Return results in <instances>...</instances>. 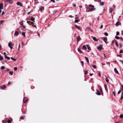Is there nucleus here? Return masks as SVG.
I'll return each instance as SVG.
<instances>
[{"instance_id": "11", "label": "nucleus", "mask_w": 123, "mask_h": 123, "mask_svg": "<svg viewBox=\"0 0 123 123\" xmlns=\"http://www.w3.org/2000/svg\"><path fill=\"white\" fill-rule=\"evenodd\" d=\"M19 34V32L17 31H16L15 32L14 35L15 36H18Z\"/></svg>"}, {"instance_id": "15", "label": "nucleus", "mask_w": 123, "mask_h": 123, "mask_svg": "<svg viewBox=\"0 0 123 123\" xmlns=\"http://www.w3.org/2000/svg\"><path fill=\"white\" fill-rule=\"evenodd\" d=\"M114 8H110L109 9V11L110 12V13H111L112 12V11L113 10Z\"/></svg>"}, {"instance_id": "29", "label": "nucleus", "mask_w": 123, "mask_h": 123, "mask_svg": "<svg viewBox=\"0 0 123 123\" xmlns=\"http://www.w3.org/2000/svg\"><path fill=\"white\" fill-rule=\"evenodd\" d=\"M9 74L12 75L13 74V72L12 71H10L9 72Z\"/></svg>"}, {"instance_id": "42", "label": "nucleus", "mask_w": 123, "mask_h": 123, "mask_svg": "<svg viewBox=\"0 0 123 123\" xmlns=\"http://www.w3.org/2000/svg\"><path fill=\"white\" fill-rule=\"evenodd\" d=\"M3 21H1L0 22V25H1L3 23Z\"/></svg>"}, {"instance_id": "32", "label": "nucleus", "mask_w": 123, "mask_h": 123, "mask_svg": "<svg viewBox=\"0 0 123 123\" xmlns=\"http://www.w3.org/2000/svg\"><path fill=\"white\" fill-rule=\"evenodd\" d=\"M33 24L34 23L33 22H32L31 21L30 23V24H29V25H32H32H33Z\"/></svg>"}, {"instance_id": "55", "label": "nucleus", "mask_w": 123, "mask_h": 123, "mask_svg": "<svg viewBox=\"0 0 123 123\" xmlns=\"http://www.w3.org/2000/svg\"><path fill=\"white\" fill-rule=\"evenodd\" d=\"M6 70L7 71H9L10 70L9 68H7Z\"/></svg>"}, {"instance_id": "9", "label": "nucleus", "mask_w": 123, "mask_h": 123, "mask_svg": "<svg viewBox=\"0 0 123 123\" xmlns=\"http://www.w3.org/2000/svg\"><path fill=\"white\" fill-rule=\"evenodd\" d=\"M6 87V86L4 85H3L0 86V88L2 89L5 88Z\"/></svg>"}, {"instance_id": "64", "label": "nucleus", "mask_w": 123, "mask_h": 123, "mask_svg": "<svg viewBox=\"0 0 123 123\" xmlns=\"http://www.w3.org/2000/svg\"><path fill=\"white\" fill-rule=\"evenodd\" d=\"M120 61L123 64V61L122 60H120Z\"/></svg>"}, {"instance_id": "14", "label": "nucleus", "mask_w": 123, "mask_h": 123, "mask_svg": "<svg viewBox=\"0 0 123 123\" xmlns=\"http://www.w3.org/2000/svg\"><path fill=\"white\" fill-rule=\"evenodd\" d=\"M98 87L100 89V92H101L103 93L102 89V88H101V86H98Z\"/></svg>"}, {"instance_id": "5", "label": "nucleus", "mask_w": 123, "mask_h": 123, "mask_svg": "<svg viewBox=\"0 0 123 123\" xmlns=\"http://www.w3.org/2000/svg\"><path fill=\"white\" fill-rule=\"evenodd\" d=\"M121 24V22L120 21H118L116 22L115 25L116 26H118L120 25Z\"/></svg>"}, {"instance_id": "30", "label": "nucleus", "mask_w": 123, "mask_h": 123, "mask_svg": "<svg viewBox=\"0 0 123 123\" xmlns=\"http://www.w3.org/2000/svg\"><path fill=\"white\" fill-rule=\"evenodd\" d=\"M100 4L101 6H103L104 5V3L102 2H100Z\"/></svg>"}, {"instance_id": "2", "label": "nucleus", "mask_w": 123, "mask_h": 123, "mask_svg": "<svg viewBox=\"0 0 123 123\" xmlns=\"http://www.w3.org/2000/svg\"><path fill=\"white\" fill-rule=\"evenodd\" d=\"M3 9V4L2 3H1L0 4V14L1 12V9Z\"/></svg>"}, {"instance_id": "60", "label": "nucleus", "mask_w": 123, "mask_h": 123, "mask_svg": "<svg viewBox=\"0 0 123 123\" xmlns=\"http://www.w3.org/2000/svg\"><path fill=\"white\" fill-rule=\"evenodd\" d=\"M103 27V25H102L101 26H100V28H102Z\"/></svg>"}, {"instance_id": "51", "label": "nucleus", "mask_w": 123, "mask_h": 123, "mask_svg": "<svg viewBox=\"0 0 123 123\" xmlns=\"http://www.w3.org/2000/svg\"><path fill=\"white\" fill-rule=\"evenodd\" d=\"M81 63L82 64V66H83L84 65V62L83 61H82L81 62Z\"/></svg>"}, {"instance_id": "41", "label": "nucleus", "mask_w": 123, "mask_h": 123, "mask_svg": "<svg viewBox=\"0 0 123 123\" xmlns=\"http://www.w3.org/2000/svg\"><path fill=\"white\" fill-rule=\"evenodd\" d=\"M104 35L106 36H108V34L106 32L105 33Z\"/></svg>"}, {"instance_id": "13", "label": "nucleus", "mask_w": 123, "mask_h": 123, "mask_svg": "<svg viewBox=\"0 0 123 123\" xmlns=\"http://www.w3.org/2000/svg\"><path fill=\"white\" fill-rule=\"evenodd\" d=\"M96 94L98 95H101L100 93L98 90H97Z\"/></svg>"}, {"instance_id": "58", "label": "nucleus", "mask_w": 123, "mask_h": 123, "mask_svg": "<svg viewBox=\"0 0 123 123\" xmlns=\"http://www.w3.org/2000/svg\"><path fill=\"white\" fill-rule=\"evenodd\" d=\"M113 94L114 95V96H115V92L114 91L113 92Z\"/></svg>"}, {"instance_id": "23", "label": "nucleus", "mask_w": 123, "mask_h": 123, "mask_svg": "<svg viewBox=\"0 0 123 123\" xmlns=\"http://www.w3.org/2000/svg\"><path fill=\"white\" fill-rule=\"evenodd\" d=\"M78 51L80 53H82V52L81 50H80V49L78 48Z\"/></svg>"}, {"instance_id": "44", "label": "nucleus", "mask_w": 123, "mask_h": 123, "mask_svg": "<svg viewBox=\"0 0 123 123\" xmlns=\"http://www.w3.org/2000/svg\"><path fill=\"white\" fill-rule=\"evenodd\" d=\"M123 53V51L121 49L120 50V53Z\"/></svg>"}, {"instance_id": "34", "label": "nucleus", "mask_w": 123, "mask_h": 123, "mask_svg": "<svg viewBox=\"0 0 123 123\" xmlns=\"http://www.w3.org/2000/svg\"><path fill=\"white\" fill-rule=\"evenodd\" d=\"M120 118H123V114H121L120 116Z\"/></svg>"}, {"instance_id": "12", "label": "nucleus", "mask_w": 123, "mask_h": 123, "mask_svg": "<svg viewBox=\"0 0 123 123\" xmlns=\"http://www.w3.org/2000/svg\"><path fill=\"white\" fill-rule=\"evenodd\" d=\"M39 10L41 11H42L44 9V7H43L42 6H40L39 7Z\"/></svg>"}, {"instance_id": "3", "label": "nucleus", "mask_w": 123, "mask_h": 123, "mask_svg": "<svg viewBox=\"0 0 123 123\" xmlns=\"http://www.w3.org/2000/svg\"><path fill=\"white\" fill-rule=\"evenodd\" d=\"M102 45H100L97 47V49L99 50H101L102 48Z\"/></svg>"}, {"instance_id": "8", "label": "nucleus", "mask_w": 123, "mask_h": 123, "mask_svg": "<svg viewBox=\"0 0 123 123\" xmlns=\"http://www.w3.org/2000/svg\"><path fill=\"white\" fill-rule=\"evenodd\" d=\"M28 101V99L26 98H25L23 99L24 102V103H26Z\"/></svg>"}, {"instance_id": "19", "label": "nucleus", "mask_w": 123, "mask_h": 123, "mask_svg": "<svg viewBox=\"0 0 123 123\" xmlns=\"http://www.w3.org/2000/svg\"><path fill=\"white\" fill-rule=\"evenodd\" d=\"M85 58L87 63L88 64L89 63V61L88 58L86 57H85Z\"/></svg>"}, {"instance_id": "45", "label": "nucleus", "mask_w": 123, "mask_h": 123, "mask_svg": "<svg viewBox=\"0 0 123 123\" xmlns=\"http://www.w3.org/2000/svg\"><path fill=\"white\" fill-rule=\"evenodd\" d=\"M22 27L23 29H25L26 28V26H25L23 25H22Z\"/></svg>"}, {"instance_id": "22", "label": "nucleus", "mask_w": 123, "mask_h": 123, "mask_svg": "<svg viewBox=\"0 0 123 123\" xmlns=\"http://www.w3.org/2000/svg\"><path fill=\"white\" fill-rule=\"evenodd\" d=\"M3 60V58L1 55H0V60L1 61Z\"/></svg>"}, {"instance_id": "1", "label": "nucleus", "mask_w": 123, "mask_h": 123, "mask_svg": "<svg viewBox=\"0 0 123 123\" xmlns=\"http://www.w3.org/2000/svg\"><path fill=\"white\" fill-rule=\"evenodd\" d=\"M95 8H87L86 9V11L88 12H91L94 10Z\"/></svg>"}, {"instance_id": "18", "label": "nucleus", "mask_w": 123, "mask_h": 123, "mask_svg": "<svg viewBox=\"0 0 123 123\" xmlns=\"http://www.w3.org/2000/svg\"><path fill=\"white\" fill-rule=\"evenodd\" d=\"M114 71L117 74H118V71L117 68H115L114 69Z\"/></svg>"}, {"instance_id": "52", "label": "nucleus", "mask_w": 123, "mask_h": 123, "mask_svg": "<svg viewBox=\"0 0 123 123\" xmlns=\"http://www.w3.org/2000/svg\"><path fill=\"white\" fill-rule=\"evenodd\" d=\"M121 89L122 91H123V85H122L121 86Z\"/></svg>"}, {"instance_id": "46", "label": "nucleus", "mask_w": 123, "mask_h": 123, "mask_svg": "<svg viewBox=\"0 0 123 123\" xmlns=\"http://www.w3.org/2000/svg\"><path fill=\"white\" fill-rule=\"evenodd\" d=\"M7 122L8 123H11V121L10 120H9L7 121Z\"/></svg>"}, {"instance_id": "31", "label": "nucleus", "mask_w": 123, "mask_h": 123, "mask_svg": "<svg viewBox=\"0 0 123 123\" xmlns=\"http://www.w3.org/2000/svg\"><path fill=\"white\" fill-rule=\"evenodd\" d=\"M115 38L116 39H119V38H120V37H118L117 36H115Z\"/></svg>"}, {"instance_id": "10", "label": "nucleus", "mask_w": 123, "mask_h": 123, "mask_svg": "<svg viewBox=\"0 0 123 123\" xmlns=\"http://www.w3.org/2000/svg\"><path fill=\"white\" fill-rule=\"evenodd\" d=\"M76 39H77V42H78L80 40V36H78L76 38Z\"/></svg>"}, {"instance_id": "59", "label": "nucleus", "mask_w": 123, "mask_h": 123, "mask_svg": "<svg viewBox=\"0 0 123 123\" xmlns=\"http://www.w3.org/2000/svg\"><path fill=\"white\" fill-rule=\"evenodd\" d=\"M31 21H27V23H28L29 24H30V23Z\"/></svg>"}, {"instance_id": "48", "label": "nucleus", "mask_w": 123, "mask_h": 123, "mask_svg": "<svg viewBox=\"0 0 123 123\" xmlns=\"http://www.w3.org/2000/svg\"><path fill=\"white\" fill-rule=\"evenodd\" d=\"M20 47V44H19L18 45V50L19 49Z\"/></svg>"}, {"instance_id": "37", "label": "nucleus", "mask_w": 123, "mask_h": 123, "mask_svg": "<svg viewBox=\"0 0 123 123\" xmlns=\"http://www.w3.org/2000/svg\"><path fill=\"white\" fill-rule=\"evenodd\" d=\"M105 80L106 81V82L108 83L109 82V80H108L107 78H105Z\"/></svg>"}, {"instance_id": "33", "label": "nucleus", "mask_w": 123, "mask_h": 123, "mask_svg": "<svg viewBox=\"0 0 123 123\" xmlns=\"http://www.w3.org/2000/svg\"><path fill=\"white\" fill-rule=\"evenodd\" d=\"M89 6L90 7H91L92 8H94V6L92 5H89Z\"/></svg>"}, {"instance_id": "6", "label": "nucleus", "mask_w": 123, "mask_h": 123, "mask_svg": "<svg viewBox=\"0 0 123 123\" xmlns=\"http://www.w3.org/2000/svg\"><path fill=\"white\" fill-rule=\"evenodd\" d=\"M6 1L10 4L12 3L13 1L12 0H6Z\"/></svg>"}, {"instance_id": "4", "label": "nucleus", "mask_w": 123, "mask_h": 123, "mask_svg": "<svg viewBox=\"0 0 123 123\" xmlns=\"http://www.w3.org/2000/svg\"><path fill=\"white\" fill-rule=\"evenodd\" d=\"M4 56L8 60H9L10 59V58L8 56H6V52H4Z\"/></svg>"}, {"instance_id": "28", "label": "nucleus", "mask_w": 123, "mask_h": 123, "mask_svg": "<svg viewBox=\"0 0 123 123\" xmlns=\"http://www.w3.org/2000/svg\"><path fill=\"white\" fill-rule=\"evenodd\" d=\"M19 24L21 25H23V21H22L21 22H20L19 23Z\"/></svg>"}, {"instance_id": "26", "label": "nucleus", "mask_w": 123, "mask_h": 123, "mask_svg": "<svg viewBox=\"0 0 123 123\" xmlns=\"http://www.w3.org/2000/svg\"><path fill=\"white\" fill-rule=\"evenodd\" d=\"M75 27L76 28H77L78 29H80V27H79V26H78L77 25H75Z\"/></svg>"}, {"instance_id": "21", "label": "nucleus", "mask_w": 123, "mask_h": 123, "mask_svg": "<svg viewBox=\"0 0 123 123\" xmlns=\"http://www.w3.org/2000/svg\"><path fill=\"white\" fill-rule=\"evenodd\" d=\"M87 49L85 45H84L82 47V49L85 50L86 49Z\"/></svg>"}, {"instance_id": "38", "label": "nucleus", "mask_w": 123, "mask_h": 123, "mask_svg": "<svg viewBox=\"0 0 123 123\" xmlns=\"http://www.w3.org/2000/svg\"><path fill=\"white\" fill-rule=\"evenodd\" d=\"M92 66L94 68H96V65H92Z\"/></svg>"}, {"instance_id": "53", "label": "nucleus", "mask_w": 123, "mask_h": 123, "mask_svg": "<svg viewBox=\"0 0 123 123\" xmlns=\"http://www.w3.org/2000/svg\"><path fill=\"white\" fill-rule=\"evenodd\" d=\"M122 45L121 44H119V47L120 48H122Z\"/></svg>"}, {"instance_id": "54", "label": "nucleus", "mask_w": 123, "mask_h": 123, "mask_svg": "<svg viewBox=\"0 0 123 123\" xmlns=\"http://www.w3.org/2000/svg\"><path fill=\"white\" fill-rule=\"evenodd\" d=\"M20 119H24V117H21Z\"/></svg>"}, {"instance_id": "24", "label": "nucleus", "mask_w": 123, "mask_h": 123, "mask_svg": "<svg viewBox=\"0 0 123 123\" xmlns=\"http://www.w3.org/2000/svg\"><path fill=\"white\" fill-rule=\"evenodd\" d=\"M86 46H87V47L88 49L89 50H91V48H90V47L88 45H86Z\"/></svg>"}, {"instance_id": "61", "label": "nucleus", "mask_w": 123, "mask_h": 123, "mask_svg": "<svg viewBox=\"0 0 123 123\" xmlns=\"http://www.w3.org/2000/svg\"><path fill=\"white\" fill-rule=\"evenodd\" d=\"M98 75L100 77L101 76V74L100 73H99L98 74Z\"/></svg>"}, {"instance_id": "36", "label": "nucleus", "mask_w": 123, "mask_h": 123, "mask_svg": "<svg viewBox=\"0 0 123 123\" xmlns=\"http://www.w3.org/2000/svg\"><path fill=\"white\" fill-rule=\"evenodd\" d=\"M117 56H118V57H122V55L120 54V55H117Z\"/></svg>"}, {"instance_id": "39", "label": "nucleus", "mask_w": 123, "mask_h": 123, "mask_svg": "<svg viewBox=\"0 0 123 123\" xmlns=\"http://www.w3.org/2000/svg\"><path fill=\"white\" fill-rule=\"evenodd\" d=\"M5 68V67L4 66H2L1 67V69L2 70H3Z\"/></svg>"}, {"instance_id": "7", "label": "nucleus", "mask_w": 123, "mask_h": 123, "mask_svg": "<svg viewBox=\"0 0 123 123\" xmlns=\"http://www.w3.org/2000/svg\"><path fill=\"white\" fill-rule=\"evenodd\" d=\"M17 4L18 6H22L23 5L22 3L20 2H17Z\"/></svg>"}, {"instance_id": "16", "label": "nucleus", "mask_w": 123, "mask_h": 123, "mask_svg": "<svg viewBox=\"0 0 123 123\" xmlns=\"http://www.w3.org/2000/svg\"><path fill=\"white\" fill-rule=\"evenodd\" d=\"M12 44L11 43H9L8 44V46L11 49L12 48V47L11 46Z\"/></svg>"}, {"instance_id": "25", "label": "nucleus", "mask_w": 123, "mask_h": 123, "mask_svg": "<svg viewBox=\"0 0 123 123\" xmlns=\"http://www.w3.org/2000/svg\"><path fill=\"white\" fill-rule=\"evenodd\" d=\"M107 38H104V41L106 43H107Z\"/></svg>"}, {"instance_id": "47", "label": "nucleus", "mask_w": 123, "mask_h": 123, "mask_svg": "<svg viewBox=\"0 0 123 123\" xmlns=\"http://www.w3.org/2000/svg\"><path fill=\"white\" fill-rule=\"evenodd\" d=\"M119 34V32H117L116 33V35H118Z\"/></svg>"}, {"instance_id": "63", "label": "nucleus", "mask_w": 123, "mask_h": 123, "mask_svg": "<svg viewBox=\"0 0 123 123\" xmlns=\"http://www.w3.org/2000/svg\"><path fill=\"white\" fill-rule=\"evenodd\" d=\"M69 17L71 18L73 17V16L71 15H69Z\"/></svg>"}, {"instance_id": "35", "label": "nucleus", "mask_w": 123, "mask_h": 123, "mask_svg": "<svg viewBox=\"0 0 123 123\" xmlns=\"http://www.w3.org/2000/svg\"><path fill=\"white\" fill-rule=\"evenodd\" d=\"M115 44L117 47H118V43L116 42H115Z\"/></svg>"}, {"instance_id": "62", "label": "nucleus", "mask_w": 123, "mask_h": 123, "mask_svg": "<svg viewBox=\"0 0 123 123\" xmlns=\"http://www.w3.org/2000/svg\"><path fill=\"white\" fill-rule=\"evenodd\" d=\"M87 71H85V74H87Z\"/></svg>"}, {"instance_id": "57", "label": "nucleus", "mask_w": 123, "mask_h": 123, "mask_svg": "<svg viewBox=\"0 0 123 123\" xmlns=\"http://www.w3.org/2000/svg\"><path fill=\"white\" fill-rule=\"evenodd\" d=\"M51 1L53 2V3H55V2L54 0H51Z\"/></svg>"}, {"instance_id": "17", "label": "nucleus", "mask_w": 123, "mask_h": 123, "mask_svg": "<svg viewBox=\"0 0 123 123\" xmlns=\"http://www.w3.org/2000/svg\"><path fill=\"white\" fill-rule=\"evenodd\" d=\"M93 39L94 40V41H97L98 40L97 38L95 37H93Z\"/></svg>"}, {"instance_id": "43", "label": "nucleus", "mask_w": 123, "mask_h": 123, "mask_svg": "<svg viewBox=\"0 0 123 123\" xmlns=\"http://www.w3.org/2000/svg\"><path fill=\"white\" fill-rule=\"evenodd\" d=\"M17 69V68L16 67H15L14 68V70L15 71H16Z\"/></svg>"}, {"instance_id": "49", "label": "nucleus", "mask_w": 123, "mask_h": 123, "mask_svg": "<svg viewBox=\"0 0 123 123\" xmlns=\"http://www.w3.org/2000/svg\"><path fill=\"white\" fill-rule=\"evenodd\" d=\"M79 22V21L78 20H75L74 22L75 23H77Z\"/></svg>"}, {"instance_id": "56", "label": "nucleus", "mask_w": 123, "mask_h": 123, "mask_svg": "<svg viewBox=\"0 0 123 123\" xmlns=\"http://www.w3.org/2000/svg\"><path fill=\"white\" fill-rule=\"evenodd\" d=\"M32 26H33V27H35L36 28V26L35 25H34V24H33V25H32Z\"/></svg>"}, {"instance_id": "27", "label": "nucleus", "mask_w": 123, "mask_h": 123, "mask_svg": "<svg viewBox=\"0 0 123 123\" xmlns=\"http://www.w3.org/2000/svg\"><path fill=\"white\" fill-rule=\"evenodd\" d=\"M31 20L32 21H34L35 20V18L34 17L31 18Z\"/></svg>"}, {"instance_id": "50", "label": "nucleus", "mask_w": 123, "mask_h": 123, "mask_svg": "<svg viewBox=\"0 0 123 123\" xmlns=\"http://www.w3.org/2000/svg\"><path fill=\"white\" fill-rule=\"evenodd\" d=\"M121 92V91L120 90H119L118 92V94H120Z\"/></svg>"}, {"instance_id": "20", "label": "nucleus", "mask_w": 123, "mask_h": 123, "mask_svg": "<svg viewBox=\"0 0 123 123\" xmlns=\"http://www.w3.org/2000/svg\"><path fill=\"white\" fill-rule=\"evenodd\" d=\"M104 86L105 90L106 91H107L108 89L107 88V86L106 85V84H105Z\"/></svg>"}, {"instance_id": "40", "label": "nucleus", "mask_w": 123, "mask_h": 123, "mask_svg": "<svg viewBox=\"0 0 123 123\" xmlns=\"http://www.w3.org/2000/svg\"><path fill=\"white\" fill-rule=\"evenodd\" d=\"M22 34L24 36H25V32H23L22 33Z\"/></svg>"}]
</instances>
